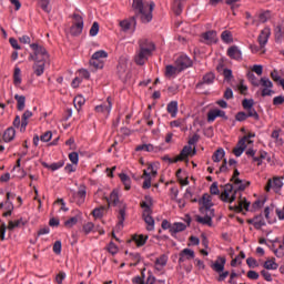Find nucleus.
<instances>
[{
    "label": "nucleus",
    "mask_w": 284,
    "mask_h": 284,
    "mask_svg": "<svg viewBox=\"0 0 284 284\" xmlns=\"http://www.w3.org/2000/svg\"><path fill=\"white\" fill-rule=\"evenodd\" d=\"M284 104V97L277 95L273 99V105H283Z\"/></svg>",
    "instance_id": "64"
},
{
    "label": "nucleus",
    "mask_w": 284,
    "mask_h": 284,
    "mask_svg": "<svg viewBox=\"0 0 284 284\" xmlns=\"http://www.w3.org/2000/svg\"><path fill=\"white\" fill-rule=\"evenodd\" d=\"M261 275L263 276L264 280L267 281V283H272V273L271 272H268L266 270H262Z\"/></svg>",
    "instance_id": "63"
},
{
    "label": "nucleus",
    "mask_w": 284,
    "mask_h": 284,
    "mask_svg": "<svg viewBox=\"0 0 284 284\" xmlns=\"http://www.w3.org/2000/svg\"><path fill=\"white\" fill-rule=\"evenodd\" d=\"M154 206V199L150 195L144 196V201L140 203V207L143 210L142 219L146 223L148 232L154 231V217H152V207Z\"/></svg>",
    "instance_id": "3"
},
{
    "label": "nucleus",
    "mask_w": 284,
    "mask_h": 284,
    "mask_svg": "<svg viewBox=\"0 0 284 284\" xmlns=\"http://www.w3.org/2000/svg\"><path fill=\"white\" fill-rule=\"evenodd\" d=\"M103 59H108V53L105 50H99L92 54L89 64L93 70H103L105 65Z\"/></svg>",
    "instance_id": "6"
},
{
    "label": "nucleus",
    "mask_w": 284,
    "mask_h": 284,
    "mask_svg": "<svg viewBox=\"0 0 284 284\" xmlns=\"http://www.w3.org/2000/svg\"><path fill=\"white\" fill-rule=\"evenodd\" d=\"M152 57V51L149 49H140L138 54L135 55V63L136 65H145L148 59Z\"/></svg>",
    "instance_id": "12"
},
{
    "label": "nucleus",
    "mask_w": 284,
    "mask_h": 284,
    "mask_svg": "<svg viewBox=\"0 0 284 284\" xmlns=\"http://www.w3.org/2000/svg\"><path fill=\"white\" fill-rule=\"evenodd\" d=\"M90 37H97L99 34V22H93L90 31H89Z\"/></svg>",
    "instance_id": "55"
},
{
    "label": "nucleus",
    "mask_w": 284,
    "mask_h": 284,
    "mask_svg": "<svg viewBox=\"0 0 284 284\" xmlns=\"http://www.w3.org/2000/svg\"><path fill=\"white\" fill-rule=\"evenodd\" d=\"M65 272H59V274L55 275V283L63 284V281H65Z\"/></svg>",
    "instance_id": "60"
},
{
    "label": "nucleus",
    "mask_w": 284,
    "mask_h": 284,
    "mask_svg": "<svg viewBox=\"0 0 284 284\" xmlns=\"http://www.w3.org/2000/svg\"><path fill=\"white\" fill-rule=\"evenodd\" d=\"M226 261L227 260L225 257L219 256L217 260L211 265V270L220 274L217 277L219 283H223V281H225V278L230 276L229 271L223 272V270H225Z\"/></svg>",
    "instance_id": "4"
},
{
    "label": "nucleus",
    "mask_w": 284,
    "mask_h": 284,
    "mask_svg": "<svg viewBox=\"0 0 284 284\" xmlns=\"http://www.w3.org/2000/svg\"><path fill=\"white\" fill-rule=\"evenodd\" d=\"M42 165L47 170H51V172H57V170H61V168H63V165H65V162L58 161V162H53L51 164H48L47 162H43Z\"/></svg>",
    "instance_id": "32"
},
{
    "label": "nucleus",
    "mask_w": 284,
    "mask_h": 284,
    "mask_svg": "<svg viewBox=\"0 0 284 284\" xmlns=\"http://www.w3.org/2000/svg\"><path fill=\"white\" fill-rule=\"evenodd\" d=\"M85 196H88V191L85 185H80L78 192L74 193V199L78 205H83L85 203Z\"/></svg>",
    "instance_id": "17"
},
{
    "label": "nucleus",
    "mask_w": 284,
    "mask_h": 284,
    "mask_svg": "<svg viewBox=\"0 0 284 284\" xmlns=\"http://www.w3.org/2000/svg\"><path fill=\"white\" fill-rule=\"evenodd\" d=\"M73 103L77 110H81V108H83V105L85 104V99H83V97H75Z\"/></svg>",
    "instance_id": "49"
},
{
    "label": "nucleus",
    "mask_w": 284,
    "mask_h": 284,
    "mask_svg": "<svg viewBox=\"0 0 284 284\" xmlns=\"http://www.w3.org/2000/svg\"><path fill=\"white\" fill-rule=\"evenodd\" d=\"M223 156H225V150H223V148H220L213 153L212 161H214V163H221Z\"/></svg>",
    "instance_id": "41"
},
{
    "label": "nucleus",
    "mask_w": 284,
    "mask_h": 284,
    "mask_svg": "<svg viewBox=\"0 0 284 284\" xmlns=\"http://www.w3.org/2000/svg\"><path fill=\"white\" fill-rule=\"evenodd\" d=\"M246 142L247 141L245 140V138L239 140L236 146L233 149V154L235 156H241L245 152V150L247 149Z\"/></svg>",
    "instance_id": "21"
},
{
    "label": "nucleus",
    "mask_w": 284,
    "mask_h": 284,
    "mask_svg": "<svg viewBox=\"0 0 284 284\" xmlns=\"http://www.w3.org/2000/svg\"><path fill=\"white\" fill-rule=\"evenodd\" d=\"M51 140H52V132L51 131H47L45 133H43L40 136V141H42L43 143H48Z\"/></svg>",
    "instance_id": "58"
},
{
    "label": "nucleus",
    "mask_w": 284,
    "mask_h": 284,
    "mask_svg": "<svg viewBox=\"0 0 284 284\" xmlns=\"http://www.w3.org/2000/svg\"><path fill=\"white\" fill-rule=\"evenodd\" d=\"M28 119H32V111L30 110L24 111L22 114L20 132H26V128H28Z\"/></svg>",
    "instance_id": "36"
},
{
    "label": "nucleus",
    "mask_w": 284,
    "mask_h": 284,
    "mask_svg": "<svg viewBox=\"0 0 284 284\" xmlns=\"http://www.w3.org/2000/svg\"><path fill=\"white\" fill-rule=\"evenodd\" d=\"M139 48L140 50H150V52H154V50H156V45L154 44V42L146 39L140 40Z\"/></svg>",
    "instance_id": "30"
},
{
    "label": "nucleus",
    "mask_w": 284,
    "mask_h": 284,
    "mask_svg": "<svg viewBox=\"0 0 284 284\" xmlns=\"http://www.w3.org/2000/svg\"><path fill=\"white\" fill-rule=\"evenodd\" d=\"M264 270H278V264L274 260H267L263 265Z\"/></svg>",
    "instance_id": "47"
},
{
    "label": "nucleus",
    "mask_w": 284,
    "mask_h": 284,
    "mask_svg": "<svg viewBox=\"0 0 284 284\" xmlns=\"http://www.w3.org/2000/svg\"><path fill=\"white\" fill-rule=\"evenodd\" d=\"M106 250L109 254H112V256H114V254H119V246H116L114 242H110Z\"/></svg>",
    "instance_id": "52"
},
{
    "label": "nucleus",
    "mask_w": 284,
    "mask_h": 284,
    "mask_svg": "<svg viewBox=\"0 0 284 284\" xmlns=\"http://www.w3.org/2000/svg\"><path fill=\"white\" fill-rule=\"evenodd\" d=\"M239 176H241V172H239V169H235L233 176L231 178L233 184H225L224 192L220 195L223 203H234V201H236V194H239V192H245V189L250 187V182L243 181L239 179Z\"/></svg>",
    "instance_id": "2"
},
{
    "label": "nucleus",
    "mask_w": 284,
    "mask_h": 284,
    "mask_svg": "<svg viewBox=\"0 0 284 284\" xmlns=\"http://www.w3.org/2000/svg\"><path fill=\"white\" fill-rule=\"evenodd\" d=\"M196 254L194 253V250L192 248H184L179 253V260L178 263L181 265L182 263H185V261H192Z\"/></svg>",
    "instance_id": "13"
},
{
    "label": "nucleus",
    "mask_w": 284,
    "mask_h": 284,
    "mask_svg": "<svg viewBox=\"0 0 284 284\" xmlns=\"http://www.w3.org/2000/svg\"><path fill=\"white\" fill-rule=\"evenodd\" d=\"M174 63L179 69V72H184V70H187L194 65V62L187 57V54L179 55Z\"/></svg>",
    "instance_id": "8"
},
{
    "label": "nucleus",
    "mask_w": 284,
    "mask_h": 284,
    "mask_svg": "<svg viewBox=\"0 0 284 284\" xmlns=\"http://www.w3.org/2000/svg\"><path fill=\"white\" fill-rule=\"evenodd\" d=\"M185 230H187V225H185V223L175 222L172 224L171 236L174 237L176 234H179V232H185Z\"/></svg>",
    "instance_id": "25"
},
{
    "label": "nucleus",
    "mask_w": 284,
    "mask_h": 284,
    "mask_svg": "<svg viewBox=\"0 0 284 284\" xmlns=\"http://www.w3.org/2000/svg\"><path fill=\"white\" fill-rule=\"evenodd\" d=\"M229 210H231L232 212H243V210H246V212H247L250 210V202L245 197L241 199L239 201V204L229 206Z\"/></svg>",
    "instance_id": "20"
},
{
    "label": "nucleus",
    "mask_w": 284,
    "mask_h": 284,
    "mask_svg": "<svg viewBox=\"0 0 284 284\" xmlns=\"http://www.w3.org/2000/svg\"><path fill=\"white\" fill-rule=\"evenodd\" d=\"M69 161H71V163L73 165H79V153L78 152H71L69 154Z\"/></svg>",
    "instance_id": "54"
},
{
    "label": "nucleus",
    "mask_w": 284,
    "mask_h": 284,
    "mask_svg": "<svg viewBox=\"0 0 284 284\" xmlns=\"http://www.w3.org/2000/svg\"><path fill=\"white\" fill-rule=\"evenodd\" d=\"M199 205H202L200 207V212H203V210H205V212H210L214 209V203L212 202V195H209L207 193H204L202 195V199L199 200Z\"/></svg>",
    "instance_id": "10"
},
{
    "label": "nucleus",
    "mask_w": 284,
    "mask_h": 284,
    "mask_svg": "<svg viewBox=\"0 0 284 284\" xmlns=\"http://www.w3.org/2000/svg\"><path fill=\"white\" fill-rule=\"evenodd\" d=\"M148 235H143V234H134L132 235L131 241H133L136 244V247H143V245H145V243H148Z\"/></svg>",
    "instance_id": "29"
},
{
    "label": "nucleus",
    "mask_w": 284,
    "mask_h": 284,
    "mask_svg": "<svg viewBox=\"0 0 284 284\" xmlns=\"http://www.w3.org/2000/svg\"><path fill=\"white\" fill-rule=\"evenodd\" d=\"M154 8H156L154 1L145 2V0H133L132 10L135 14L119 22L121 31L136 32V19H140L141 23L144 24L152 23V19H154L152 12H154Z\"/></svg>",
    "instance_id": "1"
},
{
    "label": "nucleus",
    "mask_w": 284,
    "mask_h": 284,
    "mask_svg": "<svg viewBox=\"0 0 284 284\" xmlns=\"http://www.w3.org/2000/svg\"><path fill=\"white\" fill-rule=\"evenodd\" d=\"M223 77L225 81H232V79L234 78V75L232 74V69H224Z\"/></svg>",
    "instance_id": "61"
},
{
    "label": "nucleus",
    "mask_w": 284,
    "mask_h": 284,
    "mask_svg": "<svg viewBox=\"0 0 284 284\" xmlns=\"http://www.w3.org/2000/svg\"><path fill=\"white\" fill-rule=\"evenodd\" d=\"M70 32L73 37H79V34L83 32V24L73 22L70 28Z\"/></svg>",
    "instance_id": "42"
},
{
    "label": "nucleus",
    "mask_w": 284,
    "mask_h": 284,
    "mask_svg": "<svg viewBox=\"0 0 284 284\" xmlns=\"http://www.w3.org/2000/svg\"><path fill=\"white\" fill-rule=\"evenodd\" d=\"M214 81H216V74L212 71L206 72L200 82L196 83L195 88L196 90H203L205 85H212L214 84Z\"/></svg>",
    "instance_id": "9"
},
{
    "label": "nucleus",
    "mask_w": 284,
    "mask_h": 284,
    "mask_svg": "<svg viewBox=\"0 0 284 284\" xmlns=\"http://www.w3.org/2000/svg\"><path fill=\"white\" fill-rule=\"evenodd\" d=\"M71 19H73V23L82 24L83 26V17L79 13H73Z\"/></svg>",
    "instance_id": "62"
},
{
    "label": "nucleus",
    "mask_w": 284,
    "mask_h": 284,
    "mask_svg": "<svg viewBox=\"0 0 284 284\" xmlns=\"http://www.w3.org/2000/svg\"><path fill=\"white\" fill-rule=\"evenodd\" d=\"M30 48L34 52V54L29 57L30 61H48L50 59V54H48L45 47L39 45V43H32L30 44Z\"/></svg>",
    "instance_id": "5"
},
{
    "label": "nucleus",
    "mask_w": 284,
    "mask_h": 284,
    "mask_svg": "<svg viewBox=\"0 0 284 284\" xmlns=\"http://www.w3.org/2000/svg\"><path fill=\"white\" fill-rule=\"evenodd\" d=\"M77 223H79V219L71 217L64 222V227H74V225H77Z\"/></svg>",
    "instance_id": "57"
},
{
    "label": "nucleus",
    "mask_w": 284,
    "mask_h": 284,
    "mask_svg": "<svg viewBox=\"0 0 284 284\" xmlns=\"http://www.w3.org/2000/svg\"><path fill=\"white\" fill-rule=\"evenodd\" d=\"M210 193L213 196H219L221 194V191L219 190V182H213L210 186Z\"/></svg>",
    "instance_id": "51"
},
{
    "label": "nucleus",
    "mask_w": 284,
    "mask_h": 284,
    "mask_svg": "<svg viewBox=\"0 0 284 284\" xmlns=\"http://www.w3.org/2000/svg\"><path fill=\"white\" fill-rule=\"evenodd\" d=\"M260 84H262L263 88H274V83H272V80H270V78H261Z\"/></svg>",
    "instance_id": "53"
},
{
    "label": "nucleus",
    "mask_w": 284,
    "mask_h": 284,
    "mask_svg": "<svg viewBox=\"0 0 284 284\" xmlns=\"http://www.w3.org/2000/svg\"><path fill=\"white\" fill-rule=\"evenodd\" d=\"M125 204L120 205L119 215H118V227H123V223L125 222Z\"/></svg>",
    "instance_id": "38"
},
{
    "label": "nucleus",
    "mask_w": 284,
    "mask_h": 284,
    "mask_svg": "<svg viewBox=\"0 0 284 284\" xmlns=\"http://www.w3.org/2000/svg\"><path fill=\"white\" fill-rule=\"evenodd\" d=\"M190 154H192V146L185 145L180 152V154L175 158V161H185V159H187Z\"/></svg>",
    "instance_id": "33"
},
{
    "label": "nucleus",
    "mask_w": 284,
    "mask_h": 284,
    "mask_svg": "<svg viewBox=\"0 0 284 284\" xmlns=\"http://www.w3.org/2000/svg\"><path fill=\"white\" fill-rule=\"evenodd\" d=\"M221 39H222L223 43H233L234 38L232 36V31H227V30L223 31L221 33Z\"/></svg>",
    "instance_id": "45"
},
{
    "label": "nucleus",
    "mask_w": 284,
    "mask_h": 284,
    "mask_svg": "<svg viewBox=\"0 0 284 284\" xmlns=\"http://www.w3.org/2000/svg\"><path fill=\"white\" fill-rule=\"evenodd\" d=\"M212 219H214V210L206 211L205 216L197 215L195 221L197 223H201V225H207L209 227H212L213 225Z\"/></svg>",
    "instance_id": "14"
},
{
    "label": "nucleus",
    "mask_w": 284,
    "mask_h": 284,
    "mask_svg": "<svg viewBox=\"0 0 284 284\" xmlns=\"http://www.w3.org/2000/svg\"><path fill=\"white\" fill-rule=\"evenodd\" d=\"M109 205H113V207H121V205H124L123 202L119 200V190L114 189L110 197H105Z\"/></svg>",
    "instance_id": "19"
},
{
    "label": "nucleus",
    "mask_w": 284,
    "mask_h": 284,
    "mask_svg": "<svg viewBox=\"0 0 284 284\" xmlns=\"http://www.w3.org/2000/svg\"><path fill=\"white\" fill-rule=\"evenodd\" d=\"M247 79L254 88H258V85H261V80H258L254 73H248Z\"/></svg>",
    "instance_id": "48"
},
{
    "label": "nucleus",
    "mask_w": 284,
    "mask_h": 284,
    "mask_svg": "<svg viewBox=\"0 0 284 284\" xmlns=\"http://www.w3.org/2000/svg\"><path fill=\"white\" fill-rule=\"evenodd\" d=\"M272 34V29H270V27H265L258 38L257 41L260 43L261 48H265V45H267V41H270V36Z\"/></svg>",
    "instance_id": "16"
},
{
    "label": "nucleus",
    "mask_w": 284,
    "mask_h": 284,
    "mask_svg": "<svg viewBox=\"0 0 284 284\" xmlns=\"http://www.w3.org/2000/svg\"><path fill=\"white\" fill-rule=\"evenodd\" d=\"M13 83L14 85H21V69L19 67L14 68Z\"/></svg>",
    "instance_id": "46"
},
{
    "label": "nucleus",
    "mask_w": 284,
    "mask_h": 284,
    "mask_svg": "<svg viewBox=\"0 0 284 284\" xmlns=\"http://www.w3.org/2000/svg\"><path fill=\"white\" fill-rule=\"evenodd\" d=\"M247 119H252V115H250V112L240 111L235 114V120H237L240 123H243V121H247Z\"/></svg>",
    "instance_id": "44"
},
{
    "label": "nucleus",
    "mask_w": 284,
    "mask_h": 284,
    "mask_svg": "<svg viewBox=\"0 0 284 284\" xmlns=\"http://www.w3.org/2000/svg\"><path fill=\"white\" fill-rule=\"evenodd\" d=\"M119 178L124 185V190H126V191L132 190V179H130V176L128 174L120 173Z\"/></svg>",
    "instance_id": "35"
},
{
    "label": "nucleus",
    "mask_w": 284,
    "mask_h": 284,
    "mask_svg": "<svg viewBox=\"0 0 284 284\" xmlns=\"http://www.w3.org/2000/svg\"><path fill=\"white\" fill-rule=\"evenodd\" d=\"M283 187V181L281 180V178L275 176L272 179L267 180L266 186H265V191L270 192V190H274V192L277 194V192H281Z\"/></svg>",
    "instance_id": "11"
},
{
    "label": "nucleus",
    "mask_w": 284,
    "mask_h": 284,
    "mask_svg": "<svg viewBox=\"0 0 284 284\" xmlns=\"http://www.w3.org/2000/svg\"><path fill=\"white\" fill-rule=\"evenodd\" d=\"M181 74V71H179V67L173 64H168L164 70V77L165 79H176Z\"/></svg>",
    "instance_id": "18"
},
{
    "label": "nucleus",
    "mask_w": 284,
    "mask_h": 284,
    "mask_svg": "<svg viewBox=\"0 0 284 284\" xmlns=\"http://www.w3.org/2000/svg\"><path fill=\"white\" fill-rule=\"evenodd\" d=\"M201 37L207 45H212V43H216V41H217L215 30L206 31V32L202 33Z\"/></svg>",
    "instance_id": "22"
},
{
    "label": "nucleus",
    "mask_w": 284,
    "mask_h": 284,
    "mask_svg": "<svg viewBox=\"0 0 284 284\" xmlns=\"http://www.w3.org/2000/svg\"><path fill=\"white\" fill-rule=\"evenodd\" d=\"M135 152H159V146H154V144H140L135 148Z\"/></svg>",
    "instance_id": "31"
},
{
    "label": "nucleus",
    "mask_w": 284,
    "mask_h": 284,
    "mask_svg": "<svg viewBox=\"0 0 284 284\" xmlns=\"http://www.w3.org/2000/svg\"><path fill=\"white\" fill-rule=\"evenodd\" d=\"M274 34H275L276 43H283V39H284L283 27L276 26L275 29H274Z\"/></svg>",
    "instance_id": "40"
},
{
    "label": "nucleus",
    "mask_w": 284,
    "mask_h": 284,
    "mask_svg": "<svg viewBox=\"0 0 284 284\" xmlns=\"http://www.w3.org/2000/svg\"><path fill=\"white\" fill-rule=\"evenodd\" d=\"M23 225H26V222H23V217H20L19 220L9 221L8 230L12 231L16 227H21Z\"/></svg>",
    "instance_id": "43"
},
{
    "label": "nucleus",
    "mask_w": 284,
    "mask_h": 284,
    "mask_svg": "<svg viewBox=\"0 0 284 284\" xmlns=\"http://www.w3.org/2000/svg\"><path fill=\"white\" fill-rule=\"evenodd\" d=\"M95 112H106V114H110L112 112V98L106 99V104H100L95 106Z\"/></svg>",
    "instance_id": "27"
},
{
    "label": "nucleus",
    "mask_w": 284,
    "mask_h": 284,
    "mask_svg": "<svg viewBox=\"0 0 284 284\" xmlns=\"http://www.w3.org/2000/svg\"><path fill=\"white\" fill-rule=\"evenodd\" d=\"M105 210V206L95 207L92 211V215L94 219H103V211Z\"/></svg>",
    "instance_id": "50"
},
{
    "label": "nucleus",
    "mask_w": 284,
    "mask_h": 284,
    "mask_svg": "<svg viewBox=\"0 0 284 284\" xmlns=\"http://www.w3.org/2000/svg\"><path fill=\"white\" fill-rule=\"evenodd\" d=\"M45 61L47 60H36V63L33 64L36 77H41L45 72Z\"/></svg>",
    "instance_id": "24"
},
{
    "label": "nucleus",
    "mask_w": 284,
    "mask_h": 284,
    "mask_svg": "<svg viewBox=\"0 0 284 284\" xmlns=\"http://www.w3.org/2000/svg\"><path fill=\"white\" fill-rule=\"evenodd\" d=\"M14 99L17 101L19 112H23V110H26V95L16 94Z\"/></svg>",
    "instance_id": "39"
},
{
    "label": "nucleus",
    "mask_w": 284,
    "mask_h": 284,
    "mask_svg": "<svg viewBox=\"0 0 284 284\" xmlns=\"http://www.w3.org/2000/svg\"><path fill=\"white\" fill-rule=\"evenodd\" d=\"M166 112L171 114L172 119H176V115L179 114V102L178 101H171L166 105Z\"/></svg>",
    "instance_id": "26"
},
{
    "label": "nucleus",
    "mask_w": 284,
    "mask_h": 284,
    "mask_svg": "<svg viewBox=\"0 0 284 284\" xmlns=\"http://www.w3.org/2000/svg\"><path fill=\"white\" fill-rule=\"evenodd\" d=\"M168 265V255L162 254L160 257L155 260V270L161 272L162 267H165Z\"/></svg>",
    "instance_id": "37"
},
{
    "label": "nucleus",
    "mask_w": 284,
    "mask_h": 284,
    "mask_svg": "<svg viewBox=\"0 0 284 284\" xmlns=\"http://www.w3.org/2000/svg\"><path fill=\"white\" fill-rule=\"evenodd\" d=\"M247 223L253 225L255 230H261L265 225V220L263 219V214H260L251 220H247Z\"/></svg>",
    "instance_id": "23"
},
{
    "label": "nucleus",
    "mask_w": 284,
    "mask_h": 284,
    "mask_svg": "<svg viewBox=\"0 0 284 284\" xmlns=\"http://www.w3.org/2000/svg\"><path fill=\"white\" fill-rule=\"evenodd\" d=\"M242 106L248 112V116H252L254 121H261V115H258V112L254 109V99H244L242 101Z\"/></svg>",
    "instance_id": "7"
},
{
    "label": "nucleus",
    "mask_w": 284,
    "mask_h": 284,
    "mask_svg": "<svg viewBox=\"0 0 284 284\" xmlns=\"http://www.w3.org/2000/svg\"><path fill=\"white\" fill-rule=\"evenodd\" d=\"M116 70H118L116 72H118L119 79H124L125 73L128 72V62L126 61H120L118 63Z\"/></svg>",
    "instance_id": "34"
},
{
    "label": "nucleus",
    "mask_w": 284,
    "mask_h": 284,
    "mask_svg": "<svg viewBox=\"0 0 284 284\" xmlns=\"http://www.w3.org/2000/svg\"><path fill=\"white\" fill-rule=\"evenodd\" d=\"M227 57L233 61H243V52L236 45H232L226 51Z\"/></svg>",
    "instance_id": "15"
},
{
    "label": "nucleus",
    "mask_w": 284,
    "mask_h": 284,
    "mask_svg": "<svg viewBox=\"0 0 284 284\" xmlns=\"http://www.w3.org/2000/svg\"><path fill=\"white\" fill-rule=\"evenodd\" d=\"M82 230H83L84 234H90V232H92V230H94V223L88 222L87 224H84L82 226Z\"/></svg>",
    "instance_id": "59"
},
{
    "label": "nucleus",
    "mask_w": 284,
    "mask_h": 284,
    "mask_svg": "<svg viewBox=\"0 0 284 284\" xmlns=\"http://www.w3.org/2000/svg\"><path fill=\"white\" fill-rule=\"evenodd\" d=\"M131 260H133V265H139L141 263V253H129Z\"/></svg>",
    "instance_id": "56"
},
{
    "label": "nucleus",
    "mask_w": 284,
    "mask_h": 284,
    "mask_svg": "<svg viewBox=\"0 0 284 284\" xmlns=\"http://www.w3.org/2000/svg\"><path fill=\"white\" fill-rule=\"evenodd\" d=\"M16 135L17 131L14 130V128L10 126L3 132L2 139L4 143H10L11 141H14Z\"/></svg>",
    "instance_id": "28"
}]
</instances>
